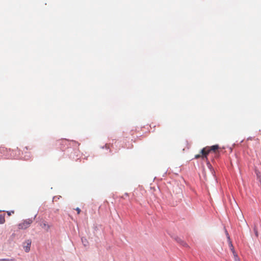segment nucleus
<instances>
[{
	"mask_svg": "<svg viewBox=\"0 0 261 261\" xmlns=\"http://www.w3.org/2000/svg\"><path fill=\"white\" fill-rule=\"evenodd\" d=\"M219 148V146L218 145H213L211 147L210 146H206L205 147H204L201 150V153L200 154H196L195 156V159H198L199 158H202L203 159H205L206 160H207V155L209 154V153L211 151H213L217 155L218 154V150Z\"/></svg>",
	"mask_w": 261,
	"mask_h": 261,
	"instance_id": "1",
	"label": "nucleus"
},
{
	"mask_svg": "<svg viewBox=\"0 0 261 261\" xmlns=\"http://www.w3.org/2000/svg\"><path fill=\"white\" fill-rule=\"evenodd\" d=\"M33 222V220L32 219L24 220L18 224V228L19 229H25L31 226Z\"/></svg>",
	"mask_w": 261,
	"mask_h": 261,
	"instance_id": "2",
	"label": "nucleus"
},
{
	"mask_svg": "<svg viewBox=\"0 0 261 261\" xmlns=\"http://www.w3.org/2000/svg\"><path fill=\"white\" fill-rule=\"evenodd\" d=\"M32 241L29 239L25 241L23 243V248L26 252H28L30 250V247L31 245Z\"/></svg>",
	"mask_w": 261,
	"mask_h": 261,
	"instance_id": "3",
	"label": "nucleus"
},
{
	"mask_svg": "<svg viewBox=\"0 0 261 261\" xmlns=\"http://www.w3.org/2000/svg\"><path fill=\"white\" fill-rule=\"evenodd\" d=\"M41 227L48 231L49 229L50 226L45 221H43L40 224Z\"/></svg>",
	"mask_w": 261,
	"mask_h": 261,
	"instance_id": "4",
	"label": "nucleus"
},
{
	"mask_svg": "<svg viewBox=\"0 0 261 261\" xmlns=\"http://www.w3.org/2000/svg\"><path fill=\"white\" fill-rule=\"evenodd\" d=\"M229 248H230L232 253H233V255H234V257H235V258H237L238 257V255H237V253L236 252V251L234 250V247H233V246L232 245V244L231 241H229Z\"/></svg>",
	"mask_w": 261,
	"mask_h": 261,
	"instance_id": "5",
	"label": "nucleus"
},
{
	"mask_svg": "<svg viewBox=\"0 0 261 261\" xmlns=\"http://www.w3.org/2000/svg\"><path fill=\"white\" fill-rule=\"evenodd\" d=\"M5 222V215L0 214V224H4Z\"/></svg>",
	"mask_w": 261,
	"mask_h": 261,
	"instance_id": "6",
	"label": "nucleus"
},
{
	"mask_svg": "<svg viewBox=\"0 0 261 261\" xmlns=\"http://www.w3.org/2000/svg\"><path fill=\"white\" fill-rule=\"evenodd\" d=\"M5 151H7V149L5 147H1L0 148V152L2 153L3 152H4Z\"/></svg>",
	"mask_w": 261,
	"mask_h": 261,
	"instance_id": "7",
	"label": "nucleus"
},
{
	"mask_svg": "<svg viewBox=\"0 0 261 261\" xmlns=\"http://www.w3.org/2000/svg\"><path fill=\"white\" fill-rule=\"evenodd\" d=\"M7 213L8 214V215L9 216H11L12 214H14V211H7Z\"/></svg>",
	"mask_w": 261,
	"mask_h": 261,
	"instance_id": "8",
	"label": "nucleus"
},
{
	"mask_svg": "<svg viewBox=\"0 0 261 261\" xmlns=\"http://www.w3.org/2000/svg\"><path fill=\"white\" fill-rule=\"evenodd\" d=\"M75 210L77 211L78 214H79L81 212V210L79 208H76Z\"/></svg>",
	"mask_w": 261,
	"mask_h": 261,
	"instance_id": "9",
	"label": "nucleus"
},
{
	"mask_svg": "<svg viewBox=\"0 0 261 261\" xmlns=\"http://www.w3.org/2000/svg\"><path fill=\"white\" fill-rule=\"evenodd\" d=\"M254 232H255V236H256V237H258V232H257V231L256 230V229L255 228H254Z\"/></svg>",
	"mask_w": 261,
	"mask_h": 261,
	"instance_id": "10",
	"label": "nucleus"
},
{
	"mask_svg": "<svg viewBox=\"0 0 261 261\" xmlns=\"http://www.w3.org/2000/svg\"><path fill=\"white\" fill-rule=\"evenodd\" d=\"M182 245L184 246H188V245L185 242H182Z\"/></svg>",
	"mask_w": 261,
	"mask_h": 261,
	"instance_id": "11",
	"label": "nucleus"
}]
</instances>
